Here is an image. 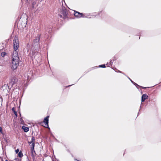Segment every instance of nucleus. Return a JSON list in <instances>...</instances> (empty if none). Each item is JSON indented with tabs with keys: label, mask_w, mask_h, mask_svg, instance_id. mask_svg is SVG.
Masks as SVG:
<instances>
[{
	"label": "nucleus",
	"mask_w": 161,
	"mask_h": 161,
	"mask_svg": "<svg viewBox=\"0 0 161 161\" xmlns=\"http://www.w3.org/2000/svg\"><path fill=\"white\" fill-rule=\"evenodd\" d=\"M41 35L38 34L35 39L33 40V42L32 45L36 50L39 48L40 43V38Z\"/></svg>",
	"instance_id": "nucleus-2"
},
{
	"label": "nucleus",
	"mask_w": 161,
	"mask_h": 161,
	"mask_svg": "<svg viewBox=\"0 0 161 161\" xmlns=\"http://www.w3.org/2000/svg\"><path fill=\"white\" fill-rule=\"evenodd\" d=\"M7 54L6 53L3 52L1 53V55L3 57H4Z\"/></svg>",
	"instance_id": "nucleus-19"
},
{
	"label": "nucleus",
	"mask_w": 161,
	"mask_h": 161,
	"mask_svg": "<svg viewBox=\"0 0 161 161\" xmlns=\"http://www.w3.org/2000/svg\"><path fill=\"white\" fill-rule=\"evenodd\" d=\"M113 69L116 72H119V73H122V74H124V75H125V74L122 72L121 71L119 70H118V69H117L116 68H114V69Z\"/></svg>",
	"instance_id": "nucleus-15"
},
{
	"label": "nucleus",
	"mask_w": 161,
	"mask_h": 161,
	"mask_svg": "<svg viewBox=\"0 0 161 161\" xmlns=\"http://www.w3.org/2000/svg\"><path fill=\"white\" fill-rule=\"evenodd\" d=\"M23 117H21L20 119V123L22 125H24L25 124V122L24 120L23 119Z\"/></svg>",
	"instance_id": "nucleus-17"
},
{
	"label": "nucleus",
	"mask_w": 161,
	"mask_h": 161,
	"mask_svg": "<svg viewBox=\"0 0 161 161\" xmlns=\"http://www.w3.org/2000/svg\"><path fill=\"white\" fill-rule=\"evenodd\" d=\"M63 15H64V17L65 18H66V17H67L68 13L67 12L66 10H64L63 11L62 13Z\"/></svg>",
	"instance_id": "nucleus-14"
},
{
	"label": "nucleus",
	"mask_w": 161,
	"mask_h": 161,
	"mask_svg": "<svg viewBox=\"0 0 161 161\" xmlns=\"http://www.w3.org/2000/svg\"><path fill=\"white\" fill-rule=\"evenodd\" d=\"M108 63L106 64H101L100 65L98 66H95L94 67H93L92 68V69H96L97 68L100 67V68H105L106 67V65H107L108 64Z\"/></svg>",
	"instance_id": "nucleus-10"
},
{
	"label": "nucleus",
	"mask_w": 161,
	"mask_h": 161,
	"mask_svg": "<svg viewBox=\"0 0 161 161\" xmlns=\"http://www.w3.org/2000/svg\"><path fill=\"white\" fill-rule=\"evenodd\" d=\"M18 81V78L15 76H13L11 78V81L8 84L9 86H11L10 88L11 87H12L14 85L17 84Z\"/></svg>",
	"instance_id": "nucleus-4"
},
{
	"label": "nucleus",
	"mask_w": 161,
	"mask_h": 161,
	"mask_svg": "<svg viewBox=\"0 0 161 161\" xmlns=\"http://www.w3.org/2000/svg\"><path fill=\"white\" fill-rule=\"evenodd\" d=\"M141 94H142V91H141Z\"/></svg>",
	"instance_id": "nucleus-34"
},
{
	"label": "nucleus",
	"mask_w": 161,
	"mask_h": 161,
	"mask_svg": "<svg viewBox=\"0 0 161 161\" xmlns=\"http://www.w3.org/2000/svg\"><path fill=\"white\" fill-rule=\"evenodd\" d=\"M49 117V115L45 117L44 119L43 122L45 124V125L47 126L46 127V128L50 130V128L48 125Z\"/></svg>",
	"instance_id": "nucleus-6"
},
{
	"label": "nucleus",
	"mask_w": 161,
	"mask_h": 161,
	"mask_svg": "<svg viewBox=\"0 0 161 161\" xmlns=\"http://www.w3.org/2000/svg\"><path fill=\"white\" fill-rule=\"evenodd\" d=\"M43 122H39L38 124H39L41 125L42 126L43 125Z\"/></svg>",
	"instance_id": "nucleus-27"
},
{
	"label": "nucleus",
	"mask_w": 161,
	"mask_h": 161,
	"mask_svg": "<svg viewBox=\"0 0 161 161\" xmlns=\"http://www.w3.org/2000/svg\"><path fill=\"white\" fill-rule=\"evenodd\" d=\"M10 86H9L8 84H4L2 86V88L3 90L7 89V87H8V89H9V87Z\"/></svg>",
	"instance_id": "nucleus-12"
},
{
	"label": "nucleus",
	"mask_w": 161,
	"mask_h": 161,
	"mask_svg": "<svg viewBox=\"0 0 161 161\" xmlns=\"http://www.w3.org/2000/svg\"><path fill=\"white\" fill-rule=\"evenodd\" d=\"M13 46L14 52H13L12 57L11 69L13 70H14L18 66L20 61L18 55V53L17 51L19 47V40L18 37L16 36H15L13 40Z\"/></svg>",
	"instance_id": "nucleus-1"
},
{
	"label": "nucleus",
	"mask_w": 161,
	"mask_h": 161,
	"mask_svg": "<svg viewBox=\"0 0 161 161\" xmlns=\"http://www.w3.org/2000/svg\"><path fill=\"white\" fill-rule=\"evenodd\" d=\"M140 111H140H139V112H138V114H137V116H138V115H139V111Z\"/></svg>",
	"instance_id": "nucleus-31"
},
{
	"label": "nucleus",
	"mask_w": 161,
	"mask_h": 161,
	"mask_svg": "<svg viewBox=\"0 0 161 161\" xmlns=\"http://www.w3.org/2000/svg\"><path fill=\"white\" fill-rule=\"evenodd\" d=\"M5 140L6 141H7V140Z\"/></svg>",
	"instance_id": "nucleus-37"
},
{
	"label": "nucleus",
	"mask_w": 161,
	"mask_h": 161,
	"mask_svg": "<svg viewBox=\"0 0 161 161\" xmlns=\"http://www.w3.org/2000/svg\"><path fill=\"white\" fill-rule=\"evenodd\" d=\"M133 84L138 89H139V87H140V86H140V85H138L136 83H135V82H134V83Z\"/></svg>",
	"instance_id": "nucleus-18"
},
{
	"label": "nucleus",
	"mask_w": 161,
	"mask_h": 161,
	"mask_svg": "<svg viewBox=\"0 0 161 161\" xmlns=\"http://www.w3.org/2000/svg\"><path fill=\"white\" fill-rule=\"evenodd\" d=\"M23 155L21 151H20L18 154V156L19 158H22Z\"/></svg>",
	"instance_id": "nucleus-16"
},
{
	"label": "nucleus",
	"mask_w": 161,
	"mask_h": 161,
	"mask_svg": "<svg viewBox=\"0 0 161 161\" xmlns=\"http://www.w3.org/2000/svg\"><path fill=\"white\" fill-rule=\"evenodd\" d=\"M26 161H30L29 159L28 158H27V160Z\"/></svg>",
	"instance_id": "nucleus-30"
},
{
	"label": "nucleus",
	"mask_w": 161,
	"mask_h": 161,
	"mask_svg": "<svg viewBox=\"0 0 161 161\" xmlns=\"http://www.w3.org/2000/svg\"><path fill=\"white\" fill-rule=\"evenodd\" d=\"M137 31V33L138 34L137 35V36H139V39H140V36H141V32H140V31Z\"/></svg>",
	"instance_id": "nucleus-20"
},
{
	"label": "nucleus",
	"mask_w": 161,
	"mask_h": 161,
	"mask_svg": "<svg viewBox=\"0 0 161 161\" xmlns=\"http://www.w3.org/2000/svg\"><path fill=\"white\" fill-rule=\"evenodd\" d=\"M148 96L146 94H144L142 95V96L141 97V102L142 103L141 104V105L140 106V109H139V111L141 110V108L142 107V102H144L145 100L147 99L148 98Z\"/></svg>",
	"instance_id": "nucleus-5"
},
{
	"label": "nucleus",
	"mask_w": 161,
	"mask_h": 161,
	"mask_svg": "<svg viewBox=\"0 0 161 161\" xmlns=\"http://www.w3.org/2000/svg\"><path fill=\"white\" fill-rule=\"evenodd\" d=\"M74 15L78 18H80L81 17H84V16H83V14L82 13H80L78 12H75V13H74Z\"/></svg>",
	"instance_id": "nucleus-8"
},
{
	"label": "nucleus",
	"mask_w": 161,
	"mask_h": 161,
	"mask_svg": "<svg viewBox=\"0 0 161 161\" xmlns=\"http://www.w3.org/2000/svg\"><path fill=\"white\" fill-rule=\"evenodd\" d=\"M73 85V84H72V85H68V86H66V88H67V87H69V86H72Z\"/></svg>",
	"instance_id": "nucleus-28"
},
{
	"label": "nucleus",
	"mask_w": 161,
	"mask_h": 161,
	"mask_svg": "<svg viewBox=\"0 0 161 161\" xmlns=\"http://www.w3.org/2000/svg\"><path fill=\"white\" fill-rule=\"evenodd\" d=\"M5 161H8V160L7 159L5 160Z\"/></svg>",
	"instance_id": "nucleus-36"
},
{
	"label": "nucleus",
	"mask_w": 161,
	"mask_h": 161,
	"mask_svg": "<svg viewBox=\"0 0 161 161\" xmlns=\"http://www.w3.org/2000/svg\"><path fill=\"white\" fill-rule=\"evenodd\" d=\"M0 132L2 134H3V132L2 130V128L1 127H0Z\"/></svg>",
	"instance_id": "nucleus-25"
},
{
	"label": "nucleus",
	"mask_w": 161,
	"mask_h": 161,
	"mask_svg": "<svg viewBox=\"0 0 161 161\" xmlns=\"http://www.w3.org/2000/svg\"><path fill=\"white\" fill-rule=\"evenodd\" d=\"M22 129L23 130L24 132H27L29 130V128L28 127H26L24 125L22 126Z\"/></svg>",
	"instance_id": "nucleus-11"
},
{
	"label": "nucleus",
	"mask_w": 161,
	"mask_h": 161,
	"mask_svg": "<svg viewBox=\"0 0 161 161\" xmlns=\"http://www.w3.org/2000/svg\"><path fill=\"white\" fill-rule=\"evenodd\" d=\"M114 61V60H113V59H112L110 61V62L109 63V64L111 65V66H112V63H113V62Z\"/></svg>",
	"instance_id": "nucleus-21"
},
{
	"label": "nucleus",
	"mask_w": 161,
	"mask_h": 161,
	"mask_svg": "<svg viewBox=\"0 0 161 161\" xmlns=\"http://www.w3.org/2000/svg\"><path fill=\"white\" fill-rule=\"evenodd\" d=\"M19 116L20 117H21V114L20 112H19Z\"/></svg>",
	"instance_id": "nucleus-29"
},
{
	"label": "nucleus",
	"mask_w": 161,
	"mask_h": 161,
	"mask_svg": "<svg viewBox=\"0 0 161 161\" xmlns=\"http://www.w3.org/2000/svg\"><path fill=\"white\" fill-rule=\"evenodd\" d=\"M34 147H31V156L32 157L34 158H35V155L36 154V153L34 150Z\"/></svg>",
	"instance_id": "nucleus-7"
},
{
	"label": "nucleus",
	"mask_w": 161,
	"mask_h": 161,
	"mask_svg": "<svg viewBox=\"0 0 161 161\" xmlns=\"http://www.w3.org/2000/svg\"><path fill=\"white\" fill-rule=\"evenodd\" d=\"M114 59L113 60H114V61L116 59V58H114Z\"/></svg>",
	"instance_id": "nucleus-32"
},
{
	"label": "nucleus",
	"mask_w": 161,
	"mask_h": 161,
	"mask_svg": "<svg viewBox=\"0 0 161 161\" xmlns=\"http://www.w3.org/2000/svg\"><path fill=\"white\" fill-rule=\"evenodd\" d=\"M12 110L14 114L17 117L18 116V114H17V112L15 111V108L14 107L12 108Z\"/></svg>",
	"instance_id": "nucleus-13"
},
{
	"label": "nucleus",
	"mask_w": 161,
	"mask_h": 161,
	"mask_svg": "<svg viewBox=\"0 0 161 161\" xmlns=\"http://www.w3.org/2000/svg\"><path fill=\"white\" fill-rule=\"evenodd\" d=\"M35 139L33 136H32L31 141L28 142V143L29 144H31V147H34L35 146Z\"/></svg>",
	"instance_id": "nucleus-9"
},
{
	"label": "nucleus",
	"mask_w": 161,
	"mask_h": 161,
	"mask_svg": "<svg viewBox=\"0 0 161 161\" xmlns=\"http://www.w3.org/2000/svg\"><path fill=\"white\" fill-rule=\"evenodd\" d=\"M128 79L131 82L132 84H133L134 82L129 77L127 76Z\"/></svg>",
	"instance_id": "nucleus-23"
},
{
	"label": "nucleus",
	"mask_w": 161,
	"mask_h": 161,
	"mask_svg": "<svg viewBox=\"0 0 161 161\" xmlns=\"http://www.w3.org/2000/svg\"><path fill=\"white\" fill-rule=\"evenodd\" d=\"M19 149H17L15 150V152L16 153H17L19 152Z\"/></svg>",
	"instance_id": "nucleus-24"
},
{
	"label": "nucleus",
	"mask_w": 161,
	"mask_h": 161,
	"mask_svg": "<svg viewBox=\"0 0 161 161\" xmlns=\"http://www.w3.org/2000/svg\"><path fill=\"white\" fill-rule=\"evenodd\" d=\"M27 19L26 18H21L18 23V27L19 29H23L27 24Z\"/></svg>",
	"instance_id": "nucleus-3"
},
{
	"label": "nucleus",
	"mask_w": 161,
	"mask_h": 161,
	"mask_svg": "<svg viewBox=\"0 0 161 161\" xmlns=\"http://www.w3.org/2000/svg\"><path fill=\"white\" fill-rule=\"evenodd\" d=\"M52 135L53 136V137H54V136L53 134H52Z\"/></svg>",
	"instance_id": "nucleus-35"
},
{
	"label": "nucleus",
	"mask_w": 161,
	"mask_h": 161,
	"mask_svg": "<svg viewBox=\"0 0 161 161\" xmlns=\"http://www.w3.org/2000/svg\"><path fill=\"white\" fill-rule=\"evenodd\" d=\"M55 139H56V140L57 141V142H59V141H58V140H57L56 139V138H55Z\"/></svg>",
	"instance_id": "nucleus-33"
},
{
	"label": "nucleus",
	"mask_w": 161,
	"mask_h": 161,
	"mask_svg": "<svg viewBox=\"0 0 161 161\" xmlns=\"http://www.w3.org/2000/svg\"><path fill=\"white\" fill-rule=\"evenodd\" d=\"M149 87H143L142 86H140V88H141L143 89H146L147 88H149Z\"/></svg>",
	"instance_id": "nucleus-22"
},
{
	"label": "nucleus",
	"mask_w": 161,
	"mask_h": 161,
	"mask_svg": "<svg viewBox=\"0 0 161 161\" xmlns=\"http://www.w3.org/2000/svg\"><path fill=\"white\" fill-rule=\"evenodd\" d=\"M14 160H15L16 161H21V159H19L16 158H15Z\"/></svg>",
	"instance_id": "nucleus-26"
}]
</instances>
